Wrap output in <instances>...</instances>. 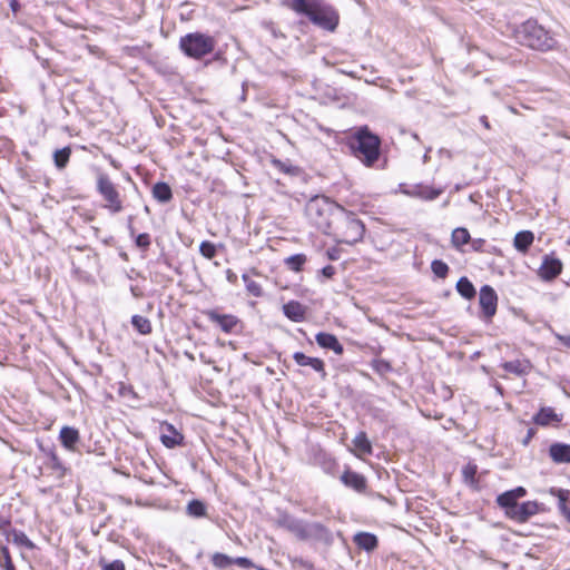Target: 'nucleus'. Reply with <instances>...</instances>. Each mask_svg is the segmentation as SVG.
Here are the masks:
<instances>
[{"mask_svg": "<svg viewBox=\"0 0 570 570\" xmlns=\"http://www.w3.org/2000/svg\"><path fill=\"white\" fill-rule=\"evenodd\" d=\"M129 230H130V234L134 235V228L131 225H129Z\"/></svg>", "mask_w": 570, "mask_h": 570, "instance_id": "obj_55", "label": "nucleus"}, {"mask_svg": "<svg viewBox=\"0 0 570 570\" xmlns=\"http://www.w3.org/2000/svg\"><path fill=\"white\" fill-rule=\"evenodd\" d=\"M514 38L519 45L539 51L552 50L557 46L553 35L532 19L515 29Z\"/></svg>", "mask_w": 570, "mask_h": 570, "instance_id": "obj_2", "label": "nucleus"}, {"mask_svg": "<svg viewBox=\"0 0 570 570\" xmlns=\"http://www.w3.org/2000/svg\"><path fill=\"white\" fill-rule=\"evenodd\" d=\"M101 570H126L125 563L121 560H114L107 562L104 559L100 560Z\"/></svg>", "mask_w": 570, "mask_h": 570, "instance_id": "obj_43", "label": "nucleus"}, {"mask_svg": "<svg viewBox=\"0 0 570 570\" xmlns=\"http://www.w3.org/2000/svg\"><path fill=\"white\" fill-rule=\"evenodd\" d=\"M480 122L487 128V129H490V124L488 121V118L487 116H481L480 117Z\"/></svg>", "mask_w": 570, "mask_h": 570, "instance_id": "obj_54", "label": "nucleus"}, {"mask_svg": "<svg viewBox=\"0 0 570 570\" xmlns=\"http://www.w3.org/2000/svg\"><path fill=\"white\" fill-rule=\"evenodd\" d=\"M212 562L215 567L224 569L233 564V558L227 554L216 552L212 557Z\"/></svg>", "mask_w": 570, "mask_h": 570, "instance_id": "obj_41", "label": "nucleus"}, {"mask_svg": "<svg viewBox=\"0 0 570 570\" xmlns=\"http://www.w3.org/2000/svg\"><path fill=\"white\" fill-rule=\"evenodd\" d=\"M561 417L554 412L552 407H541L540 411L533 416V422L537 425L547 426L551 423H559Z\"/></svg>", "mask_w": 570, "mask_h": 570, "instance_id": "obj_21", "label": "nucleus"}, {"mask_svg": "<svg viewBox=\"0 0 570 570\" xmlns=\"http://www.w3.org/2000/svg\"><path fill=\"white\" fill-rule=\"evenodd\" d=\"M272 163H273L274 167L282 173H285L291 176H295L298 174V167L293 166L292 164L284 163L279 159H273Z\"/></svg>", "mask_w": 570, "mask_h": 570, "instance_id": "obj_40", "label": "nucleus"}, {"mask_svg": "<svg viewBox=\"0 0 570 570\" xmlns=\"http://www.w3.org/2000/svg\"><path fill=\"white\" fill-rule=\"evenodd\" d=\"M186 513L191 518H204L207 515V507L203 501L194 499L188 502Z\"/></svg>", "mask_w": 570, "mask_h": 570, "instance_id": "obj_30", "label": "nucleus"}, {"mask_svg": "<svg viewBox=\"0 0 570 570\" xmlns=\"http://www.w3.org/2000/svg\"><path fill=\"white\" fill-rule=\"evenodd\" d=\"M470 240H471V236L466 228L456 227L455 229H453L452 235H451V243H452L453 247L461 249V247L463 245L469 244Z\"/></svg>", "mask_w": 570, "mask_h": 570, "instance_id": "obj_28", "label": "nucleus"}, {"mask_svg": "<svg viewBox=\"0 0 570 570\" xmlns=\"http://www.w3.org/2000/svg\"><path fill=\"white\" fill-rule=\"evenodd\" d=\"M166 429L168 434L164 433L160 438L163 444L168 449H174L181 444L183 435L171 424H167Z\"/></svg>", "mask_w": 570, "mask_h": 570, "instance_id": "obj_25", "label": "nucleus"}, {"mask_svg": "<svg viewBox=\"0 0 570 570\" xmlns=\"http://www.w3.org/2000/svg\"><path fill=\"white\" fill-rule=\"evenodd\" d=\"M204 314L212 322L217 324L223 332L230 334L240 324V320L232 314H219L215 309L205 311Z\"/></svg>", "mask_w": 570, "mask_h": 570, "instance_id": "obj_12", "label": "nucleus"}, {"mask_svg": "<svg viewBox=\"0 0 570 570\" xmlns=\"http://www.w3.org/2000/svg\"><path fill=\"white\" fill-rule=\"evenodd\" d=\"M502 367L509 373L521 376L529 373L530 363L528 361L514 360L503 363Z\"/></svg>", "mask_w": 570, "mask_h": 570, "instance_id": "obj_26", "label": "nucleus"}, {"mask_svg": "<svg viewBox=\"0 0 570 570\" xmlns=\"http://www.w3.org/2000/svg\"><path fill=\"white\" fill-rule=\"evenodd\" d=\"M341 481L347 488H351L357 492H363L366 489V479L354 471H345L341 475Z\"/></svg>", "mask_w": 570, "mask_h": 570, "instance_id": "obj_18", "label": "nucleus"}, {"mask_svg": "<svg viewBox=\"0 0 570 570\" xmlns=\"http://www.w3.org/2000/svg\"><path fill=\"white\" fill-rule=\"evenodd\" d=\"M226 278L232 284L237 282V275L232 269L226 271Z\"/></svg>", "mask_w": 570, "mask_h": 570, "instance_id": "obj_52", "label": "nucleus"}, {"mask_svg": "<svg viewBox=\"0 0 570 570\" xmlns=\"http://www.w3.org/2000/svg\"><path fill=\"white\" fill-rule=\"evenodd\" d=\"M283 4L325 30L334 31L338 26L337 11L324 0H283Z\"/></svg>", "mask_w": 570, "mask_h": 570, "instance_id": "obj_1", "label": "nucleus"}, {"mask_svg": "<svg viewBox=\"0 0 570 570\" xmlns=\"http://www.w3.org/2000/svg\"><path fill=\"white\" fill-rule=\"evenodd\" d=\"M514 498L518 500L523 498L527 494V490L523 487H517L515 489L510 490Z\"/></svg>", "mask_w": 570, "mask_h": 570, "instance_id": "obj_49", "label": "nucleus"}, {"mask_svg": "<svg viewBox=\"0 0 570 570\" xmlns=\"http://www.w3.org/2000/svg\"><path fill=\"white\" fill-rule=\"evenodd\" d=\"M199 252L204 257H206L208 259L214 258L217 253L216 246L213 243L207 242V240H205L200 244Z\"/></svg>", "mask_w": 570, "mask_h": 570, "instance_id": "obj_42", "label": "nucleus"}, {"mask_svg": "<svg viewBox=\"0 0 570 570\" xmlns=\"http://www.w3.org/2000/svg\"><path fill=\"white\" fill-rule=\"evenodd\" d=\"M543 504L537 501H527L519 503L515 510L509 512V519L514 520L519 523L527 522L531 517L535 515L540 511H543Z\"/></svg>", "mask_w": 570, "mask_h": 570, "instance_id": "obj_11", "label": "nucleus"}, {"mask_svg": "<svg viewBox=\"0 0 570 570\" xmlns=\"http://www.w3.org/2000/svg\"><path fill=\"white\" fill-rule=\"evenodd\" d=\"M321 272L325 277L331 278L335 274V267L332 265H327L323 267Z\"/></svg>", "mask_w": 570, "mask_h": 570, "instance_id": "obj_51", "label": "nucleus"}, {"mask_svg": "<svg viewBox=\"0 0 570 570\" xmlns=\"http://www.w3.org/2000/svg\"><path fill=\"white\" fill-rule=\"evenodd\" d=\"M279 528L293 533L299 540L324 539L328 530L318 522L305 523L288 513H282L276 520Z\"/></svg>", "mask_w": 570, "mask_h": 570, "instance_id": "obj_6", "label": "nucleus"}, {"mask_svg": "<svg viewBox=\"0 0 570 570\" xmlns=\"http://www.w3.org/2000/svg\"><path fill=\"white\" fill-rule=\"evenodd\" d=\"M12 530L8 518L0 515V533L9 540V532Z\"/></svg>", "mask_w": 570, "mask_h": 570, "instance_id": "obj_44", "label": "nucleus"}, {"mask_svg": "<svg viewBox=\"0 0 570 570\" xmlns=\"http://www.w3.org/2000/svg\"><path fill=\"white\" fill-rule=\"evenodd\" d=\"M139 248L147 249L150 246V236L147 233L139 234L135 240Z\"/></svg>", "mask_w": 570, "mask_h": 570, "instance_id": "obj_45", "label": "nucleus"}, {"mask_svg": "<svg viewBox=\"0 0 570 570\" xmlns=\"http://www.w3.org/2000/svg\"><path fill=\"white\" fill-rule=\"evenodd\" d=\"M535 433H537L535 429L530 428L527 432L525 438L522 440V444L528 445L530 443V441L534 438Z\"/></svg>", "mask_w": 570, "mask_h": 570, "instance_id": "obj_50", "label": "nucleus"}, {"mask_svg": "<svg viewBox=\"0 0 570 570\" xmlns=\"http://www.w3.org/2000/svg\"><path fill=\"white\" fill-rule=\"evenodd\" d=\"M216 41L212 36L202 32H190L179 40V49L189 58L202 59L212 53Z\"/></svg>", "mask_w": 570, "mask_h": 570, "instance_id": "obj_7", "label": "nucleus"}, {"mask_svg": "<svg viewBox=\"0 0 570 570\" xmlns=\"http://www.w3.org/2000/svg\"><path fill=\"white\" fill-rule=\"evenodd\" d=\"M549 454L556 463L570 462V444L553 443L550 445Z\"/></svg>", "mask_w": 570, "mask_h": 570, "instance_id": "obj_20", "label": "nucleus"}, {"mask_svg": "<svg viewBox=\"0 0 570 570\" xmlns=\"http://www.w3.org/2000/svg\"><path fill=\"white\" fill-rule=\"evenodd\" d=\"M469 244L474 252H482L485 245V240L483 238H474L471 239Z\"/></svg>", "mask_w": 570, "mask_h": 570, "instance_id": "obj_48", "label": "nucleus"}, {"mask_svg": "<svg viewBox=\"0 0 570 570\" xmlns=\"http://www.w3.org/2000/svg\"><path fill=\"white\" fill-rule=\"evenodd\" d=\"M402 191L410 197L423 200H434L442 194V189H436L423 184L412 185L402 189Z\"/></svg>", "mask_w": 570, "mask_h": 570, "instance_id": "obj_13", "label": "nucleus"}, {"mask_svg": "<svg viewBox=\"0 0 570 570\" xmlns=\"http://www.w3.org/2000/svg\"><path fill=\"white\" fill-rule=\"evenodd\" d=\"M566 344H567V346H569V347H570V336L568 337V340H567V343H566Z\"/></svg>", "mask_w": 570, "mask_h": 570, "instance_id": "obj_56", "label": "nucleus"}, {"mask_svg": "<svg viewBox=\"0 0 570 570\" xmlns=\"http://www.w3.org/2000/svg\"><path fill=\"white\" fill-rule=\"evenodd\" d=\"M10 8L13 12H18L20 6H19V2L17 0H11L10 2Z\"/></svg>", "mask_w": 570, "mask_h": 570, "instance_id": "obj_53", "label": "nucleus"}, {"mask_svg": "<svg viewBox=\"0 0 570 570\" xmlns=\"http://www.w3.org/2000/svg\"><path fill=\"white\" fill-rule=\"evenodd\" d=\"M293 360L298 366L312 367L315 372H317L321 375L323 380L327 375L325 370V363L323 362V360L318 357L307 356L303 352H295L293 354Z\"/></svg>", "mask_w": 570, "mask_h": 570, "instance_id": "obj_14", "label": "nucleus"}, {"mask_svg": "<svg viewBox=\"0 0 570 570\" xmlns=\"http://www.w3.org/2000/svg\"><path fill=\"white\" fill-rule=\"evenodd\" d=\"M562 271V264L558 258L546 257L541 267L540 275L546 281L556 278Z\"/></svg>", "mask_w": 570, "mask_h": 570, "instance_id": "obj_16", "label": "nucleus"}, {"mask_svg": "<svg viewBox=\"0 0 570 570\" xmlns=\"http://www.w3.org/2000/svg\"><path fill=\"white\" fill-rule=\"evenodd\" d=\"M315 341L322 348L332 350L336 355L344 353L343 345L334 334L320 332L315 335Z\"/></svg>", "mask_w": 570, "mask_h": 570, "instance_id": "obj_15", "label": "nucleus"}, {"mask_svg": "<svg viewBox=\"0 0 570 570\" xmlns=\"http://www.w3.org/2000/svg\"><path fill=\"white\" fill-rule=\"evenodd\" d=\"M59 440L67 450L73 451L80 441L79 431L73 426L65 425L60 430Z\"/></svg>", "mask_w": 570, "mask_h": 570, "instance_id": "obj_17", "label": "nucleus"}, {"mask_svg": "<svg viewBox=\"0 0 570 570\" xmlns=\"http://www.w3.org/2000/svg\"><path fill=\"white\" fill-rule=\"evenodd\" d=\"M456 291L462 297L466 299H472L476 294L473 284L470 282L468 277L464 276L458 281Z\"/></svg>", "mask_w": 570, "mask_h": 570, "instance_id": "obj_31", "label": "nucleus"}, {"mask_svg": "<svg viewBox=\"0 0 570 570\" xmlns=\"http://www.w3.org/2000/svg\"><path fill=\"white\" fill-rule=\"evenodd\" d=\"M8 541H12L14 544L30 550L35 548L33 542L26 535V533L17 529H12L9 532Z\"/></svg>", "mask_w": 570, "mask_h": 570, "instance_id": "obj_32", "label": "nucleus"}, {"mask_svg": "<svg viewBox=\"0 0 570 570\" xmlns=\"http://www.w3.org/2000/svg\"><path fill=\"white\" fill-rule=\"evenodd\" d=\"M549 493L556 498H558V509L560 513L567 519L570 523V509L567 507V500L569 499V490L550 488Z\"/></svg>", "mask_w": 570, "mask_h": 570, "instance_id": "obj_22", "label": "nucleus"}, {"mask_svg": "<svg viewBox=\"0 0 570 570\" xmlns=\"http://www.w3.org/2000/svg\"><path fill=\"white\" fill-rule=\"evenodd\" d=\"M374 368L377 371V372H390L392 370L391 365L389 362L384 361V360H379V361H375L374 363Z\"/></svg>", "mask_w": 570, "mask_h": 570, "instance_id": "obj_47", "label": "nucleus"}, {"mask_svg": "<svg viewBox=\"0 0 570 570\" xmlns=\"http://www.w3.org/2000/svg\"><path fill=\"white\" fill-rule=\"evenodd\" d=\"M353 444L355 445V448L357 450H360L363 453L372 452V445H371L365 432L357 433L353 440Z\"/></svg>", "mask_w": 570, "mask_h": 570, "instance_id": "obj_36", "label": "nucleus"}, {"mask_svg": "<svg viewBox=\"0 0 570 570\" xmlns=\"http://www.w3.org/2000/svg\"><path fill=\"white\" fill-rule=\"evenodd\" d=\"M497 503L499 507H501L502 509L505 510V515L508 518H509V512H511L512 510H515V508L519 504L518 500L514 498V495L512 494V492L510 490L498 495Z\"/></svg>", "mask_w": 570, "mask_h": 570, "instance_id": "obj_27", "label": "nucleus"}, {"mask_svg": "<svg viewBox=\"0 0 570 570\" xmlns=\"http://www.w3.org/2000/svg\"><path fill=\"white\" fill-rule=\"evenodd\" d=\"M233 564H236L240 568H244V569H249V568H254V563L250 559L246 558V557H237V558H233Z\"/></svg>", "mask_w": 570, "mask_h": 570, "instance_id": "obj_46", "label": "nucleus"}, {"mask_svg": "<svg viewBox=\"0 0 570 570\" xmlns=\"http://www.w3.org/2000/svg\"><path fill=\"white\" fill-rule=\"evenodd\" d=\"M41 451L46 454L47 460L40 468V473L45 476L52 478L55 481H60L66 475L67 469L58 458L53 449H45L40 446Z\"/></svg>", "mask_w": 570, "mask_h": 570, "instance_id": "obj_9", "label": "nucleus"}, {"mask_svg": "<svg viewBox=\"0 0 570 570\" xmlns=\"http://www.w3.org/2000/svg\"><path fill=\"white\" fill-rule=\"evenodd\" d=\"M96 188L99 195L107 203L106 208H108L111 213H120L122 210V202L120 194L112 183L110 177L102 171H98L96 176Z\"/></svg>", "mask_w": 570, "mask_h": 570, "instance_id": "obj_8", "label": "nucleus"}, {"mask_svg": "<svg viewBox=\"0 0 570 570\" xmlns=\"http://www.w3.org/2000/svg\"><path fill=\"white\" fill-rule=\"evenodd\" d=\"M534 239V235L530 230H522L515 234L513 239V245L515 249L521 253H525L529 247L532 245Z\"/></svg>", "mask_w": 570, "mask_h": 570, "instance_id": "obj_24", "label": "nucleus"}, {"mask_svg": "<svg viewBox=\"0 0 570 570\" xmlns=\"http://www.w3.org/2000/svg\"><path fill=\"white\" fill-rule=\"evenodd\" d=\"M431 269L433 274L439 278H445L449 273L448 264L440 259H434L431 263Z\"/></svg>", "mask_w": 570, "mask_h": 570, "instance_id": "obj_39", "label": "nucleus"}, {"mask_svg": "<svg viewBox=\"0 0 570 570\" xmlns=\"http://www.w3.org/2000/svg\"><path fill=\"white\" fill-rule=\"evenodd\" d=\"M354 542L360 548L367 552L373 551L377 547V538L370 532H358L354 535Z\"/></svg>", "mask_w": 570, "mask_h": 570, "instance_id": "obj_23", "label": "nucleus"}, {"mask_svg": "<svg viewBox=\"0 0 570 570\" xmlns=\"http://www.w3.org/2000/svg\"><path fill=\"white\" fill-rule=\"evenodd\" d=\"M0 567L3 570H16L9 549L7 547L0 548Z\"/></svg>", "mask_w": 570, "mask_h": 570, "instance_id": "obj_38", "label": "nucleus"}, {"mask_svg": "<svg viewBox=\"0 0 570 570\" xmlns=\"http://www.w3.org/2000/svg\"><path fill=\"white\" fill-rule=\"evenodd\" d=\"M242 278L245 283L247 292L250 295H253L255 297H261L263 295V288H262L261 284L250 279L247 274H243Z\"/></svg>", "mask_w": 570, "mask_h": 570, "instance_id": "obj_37", "label": "nucleus"}, {"mask_svg": "<svg viewBox=\"0 0 570 570\" xmlns=\"http://www.w3.org/2000/svg\"><path fill=\"white\" fill-rule=\"evenodd\" d=\"M479 304L482 317L490 321L497 313L498 295L490 285H483L479 293Z\"/></svg>", "mask_w": 570, "mask_h": 570, "instance_id": "obj_10", "label": "nucleus"}, {"mask_svg": "<svg viewBox=\"0 0 570 570\" xmlns=\"http://www.w3.org/2000/svg\"><path fill=\"white\" fill-rule=\"evenodd\" d=\"M71 155V148L70 147H63L61 149H57L53 153V161L58 169H63L67 164L69 163Z\"/></svg>", "mask_w": 570, "mask_h": 570, "instance_id": "obj_34", "label": "nucleus"}, {"mask_svg": "<svg viewBox=\"0 0 570 570\" xmlns=\"http://www.w3.org/2000/svg\"><path fill=\"white\" fill-rule=\"evenodd\" d=\"M283 312L293 322H302L306 315V308L297 301H289L283 305Z\"/></svg>", "mask_w": 570, "mask_h": 570, "instance_id": "obj_19", "label": "nucleus"}, {"mask_svg": "<svg viewBox=\"0 0 570 570\" xmlns=\"http://www.w3.org/2000/svg\"><path fill=\"white\" fill-rule=\"evenodd\" d=\"M332 234L338 243L354 244L364 236L365 227L363 223L352 212L343 207L337 209L336 217L333 220Z\"/></svg>", "mask_w": 570, "mask_h": 570, "instance_id": "obj_5", "label": "nucleus"}, {"mask_svg": "<svg viewBox=\"0 0 570 570\" xmlns=\"http://www.w3.org/2000/svg\"><path fill=\"white\" fill-rule=\"evenodd\" d=\"M131 324L134 328L141 335H148L153 331L150 321L141 315H134L131 317Z\"/></svg>", "mask_w": 570, "mask_h": 570, "instance_id": "obj_33", "label": "nucleus"}, {"mask_svg": "<svg viewBox=\"0 0 570 570\" xmlns=\"http://www.w3.org/2000/svg\"><path fill=\"white\" fill-rule=\"evenodd\" d=\"M353 155L366 167H372L381 155V139L366 126L360 127L350 138Z\"/></svg>", "mask_w": 570, "mask_h": 570, "instance_id": "obj_3", "label": "nucleus"}, {"mask_svg": "<svg viewBox=\"0 0 570 570\" xmlns=\"http://www.w3.org/2000/svg\"><path fill=\"white\" fill-rule=\"evenodd\" d=\"M341 208L342 206L325 196H315L307 202L305 214L316 228L324 234H332L334 217Z\"/></svg>", "mask_w": 570, "mask_h": 570, "instance_id": "obj_4", "label": "nucleus"}, {"mask_svg": "<svg viewBox=\"0 0 570 570\" xmlns=\"http://www.w3.org/2000/svg\"><path fill=\"white\" fill-rule=\"evenodd\" d=\"M153 196L159 203H168L173 198V193L168 184L157 183L153 187Z\"/></svg>", "mask_w": 570, "mask_h": 570, "instance_id": "obj_29", "label": "nucleus"}, {"mask_svg": "<svg viewBox=\"0 0 570 570\" xmlns=\"http://www.w3.org/2000/svg\"><path fill=\"white\" fill-rule=\"evenodd\" d=\"M307 258L304 254H295L287 258H285L284 263L285 265L293 272H299L304 264L306 263Z\"/></svg>", "mask_w": 570, "mask_h": 570, "instance_id": "obj_35", "label": "nucleus"}]
</instances>
